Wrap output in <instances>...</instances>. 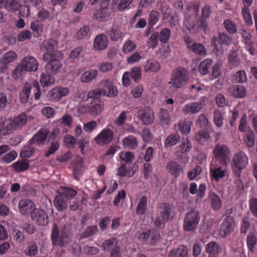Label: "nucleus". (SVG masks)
<instances>
[{
  "instance_id": "1",
  "label": "nucleus",
  "mask_w": 257,
  "mask_h": 257,
  "mask_svg": "<svg viewBox=\"0 0 257 257\" xmlns=\"http://www.w3.org/2000/svg\"><path fill=\"white\" fill-rule=\"evenodd\" d=\"M57 42L54 39L45 40L41 46V49L46 51L43 56L44 61L47 62L46 70L53 74L59 73L62 66L61 60L63 59V55L57 50Z\"/></svg>"
},
{
  "instance_id": "2",
  "label": "nucleus",
  "mask_w": 257,
  "mask_h": 257,
  "mask_svg": "<svg viewBox=\"0 0 257 257\" xmlns=\"http://www.w3.org/2000/svg\"><path fill=\"white\" fill-rule=\"evenodd\" d=\"M198 12L199 6L196 4L191 3L187 6L185 12L183 26L191 33H195L200 28L205 32L208 30L207 22L198 19Z\"/></svg>"
},
{
  "instance_id": "3",
  "label": "nucleus",
  "mask_w": 257,
  "mask_h": 257,
  "mask_svg": "<svg viewBox=\"0 0 257 257\" xmlns=\"http://www.w3.org/2000/svg\"><path fill=\"white\" fill-rule=\"evenodd\" d=\"M119 155L121 165L117 169L116 175L121 177L133 176L137 170L136 167L133 165L127 168L126 165L131 164L134 161L135 159L134 153L131 152H121Z\"/></svg>"
},
{
  "instance_id": "4",
  "label": "nucleus",
  "mask_w": 257,
  "mask_h": 257,
  "mask_svg": "<svg viewBox=\"0 0 257 257\" xmlns=\"http://www.w3.org/2000/svg\"><path fill=\"white\" fill-rule=\"evenodd\" d=\"M27 121V116L24 113L20 114L14 118L6 119L2 117L0 119V133L6 135L25 125Z\"/></svg>"
},
{
  "instance_id": "5",
  "label": "nucleus",
  "mask_w": 257,
  "mask_h": 257,
  "mask_svg": "<svg viewBox=\"0 0 257 257\" xmlns=\"http://www.w3.org/2000/svg\"><path fill=\"white\" fill-rule=\"evenodd\" d=\"M248 163V158L243 152L240 151L235 153L231 164L232 172L234 176L239 178L241 171L246 168Z\"/></svg>"
},
{
  "instance_id": "6",
  "label": "nucleus",
  "mask_w": 257,
  "mask_h": 257,
  "mask_svg": "<svg viewBox=\"0 0 257 257\" xmlns=\"http://www.w3.org/2000/svg\"><path fill=\"white\" fill-rule=\"evenodd\" d=\"M188 79L187 70L184 68H179L174 71L169 84L173 89L180 88L187 83Z\"/></svg>"
},
{
  "instance_id": "7",
  "label": "nucleus",
  "mask_w": 257,
  "mask_h": 257,
  "mask_svg": "<svg viewBox=\"0 0 257 257\" xmlns=\"http://www.w3.org/2000/svg\"><path fill=\"white\" fill-rule=\"evenodd\" d=\"M172 212L171 206L166 203H161L159 207V213L154 220V226L157 229H163L165 223L169 219Z\"/></svg>"
},
{
  "instance_id": "8",
  "label": "nucleus",
  "mask_w": 257,
  "mask_h": 257,
  "mask_svg": "<svg viewBox=\"0 0 257 257\" xmlns=\"http://www.w3.org/2000/svg\"><path fill=\"white\" fill-rule=\"evenodd\" d=\"M51 239L54 245L61 247L68 244L70 240V234L66 227H63L59 231L57 226L54 225L51 233Z\"/></svg>"
},
{
  "instance_id": "9",
  "label": "nucleus",
  "mask_w": 257,
  "mask_h": 257,
  "mask_svg": "<svg viewBox=\"0 0 257 257\" xmlns=\"http://www.w3.org/2000/svg\"><path fill=\"white\" fill-rule=\"evenodd\" d=\"M232 39L227 34L219 33L218 36H214L211 43L214 46V52L216 55L221 56L223 53L222 45H228L231 43Z\"/></svg>"
},
{
  "instance_id": "10",
  "label": "nucleus",
  "mask_w": 257,
  "mask_h": 257,
  "mask_svg": "<svg viewBox=\"0 0 257 257\" xmlns=\"http://www.w3.org/2000/svg\"><path fill=\"white\" fill-rule=\"evenodd\" d=\"M200 220V213L196 210H191L185 216L183 229L186 231H191L195 229Z\"/></svg>"
},
{
  "instance_id": "11",
  "label": "nucleus",
  "mask_w": 257,
  "mask_h": 257,
  "mask_svg": "<svg viewBox=\"0 0 257 257\" xmlns=\"http://www.w3.org/2000/svg\"><path fill=\"white\" fill-rule=\"evenodd\" d=\"M207 99L206 96H202L199 101L186 103L182 109V112L185 115L195 114L200 112L204 105V102Z\"/></svg>"
},
{
  "instance_id": "12",
  "label": "nucleus",
  "mask_w": 257,
  "mask_h": 257,
  "mask_svg": "<svg viewBox=\"0 0 257 257\" xmlns=\"http://www.w3.org/2000/svg\"><path fill=\"white\" fill-rule=\"evenodd\" d=\"M115 81L112 79L101 80L99 83L100 89L103 96L112 97L118 94V90L115 85Z\"/></svg>"
},
{
  "instance_id": "13",
  "label": "nucleus",
  "mask_w": 257,
  "mask_h": 257,
  "mask_svg": "<svg viewBox=\"0 0 257 257\" xmlns=\"http://www.w3.org/2000/svg\"><path fill=\"white\" fill-rule=\"evenodd\" d=\"M234 219L231 215L227 216L220 225L219 233L221 238H225L233 231Z\"/></svg>"
},
{
  "instance_id": "14",
  "label": "nucleus",
  "mask_w": 257,
  "mask_h": 257,
  "mask_svg": "<svg viewBox=\"0 0 257 257\" xmlns=\"http://www.w3.org/2000/svg\"><path fill=\"white\" fill-rule=\"evenodd\" d=\"M32 220L39 225H46L49 222L48 215L46 212L41 208H35L31 213Z\"/></svg>"
},
{
  "instance_id": "15",
  "label": "nucleus",
  "mask_w": 257,
  "mask_h": 257,
  "mask_svg": "<svg viewBox=\"0 0 257 257\" xmlns=\"http://www.w3.org/2000/svg\"><path fill=\"white\" fill-rule=\"evenodd\" d=\"M213 152L215 158L223 164L226 163L230 155L227 146H215Z\"/></svg>"
},
{
  "instance_id": "16",
  "label": "nucleus",
  "mask_w": 257,
  "mask_h": 257,
  "mask_svg": "<svg viewBox=\"0 0 257 257\" xmlns=\"http://www.w3.org/2000/svg\"><path fill=\"white\" fill-rule=\"evenodd\" d=\"M184 39L187 44V48L190 51L200 56L206 55V50L203 44L194 42L189 37H185Z\"/></svg>"
},
{
  "instance_id": "17",
  "label": "nucleus",
  "mask_w": 257,
  "mask_h": 257,
  "mask_svg": "<svg viewBox=\"0 0 257 257\" xmlns=\"http://www.w3.org/2000/svg\"><path fill=\"white\" fill-rule=\"evenodd\" d=\"M20 63L26 71L36 72L38 70L39 63L37 60L33 56L24 57Z\"/></svg>"
},
{
  "instance_id": "18",
  "label": "nucleus",
  "mask_w": 257,
  "mask_h": 257,
  "mask_svg": "<svg viewBox=\"0 0 257 257\" xmlns=\"http://www.w3.org/2000/svg\"><path fill=\"white\" fill-rule=\"evenodd\" d=\"M69 92L67 87L58 86L51 89L48 92V95L51 100L58 101L62 97L67 96Z\"/></svg>"
},
{
  "instance_id": "19",
  "label": "nucleus",
  "mask_w": 257,
  "mask_h": 257,
  "mask_svg": "<svg viewBox=\"0 0 257 257\" xmlns=\"http://www.w3.org/2000/svg\"><path fill=\"white\" fill-rule=\"evenodd\" d=\"M138 117L145 124H150L154 120V114L152 109L149 107H146L140 109L138 112Z\"/></svg>"
},
{
  "instance_id": "20",
  "label": "nucleus",
  "mask_w": 257,
  "mask_h": 257,
  "mask_svg": "<svg viewBox=\"0 0 257 257\" xmlns=\"http://www.w3.org/2000/svg\"><path fill=\"white\" fill-rule=\"evenodd\" d=\"M108 39L105 35L99 34L94 39L93 49L96 51H102L108 47Z\"/></svg>"
},
{
  "instance_id": "21",
  "label": "nucleus",
  "mask_w": 257,
  "mask_h": 257,
  "mask_svg": "<svg viewBox=\"0 0 257 257\" xmlns=\"http://www.w3.org/2000/svg\"><path fill=\"white\" fill-rule=\"evenodd\" d=\"M18 208L20 212L23 215L28 214H31V213L36 208L34 203L28 199H24L21 200L18 204Z\"/></svg>"
},
{
  "instance_id": "22",
  "label": "nucleus",
  "mask_w": 257,
  "mask_h": 257,
  "mask_svg": "<svg viewBox=\"0 0 257 257\" xmlns=\"http://www.w3.org/2000/svg\"><path fill=\"white\" fill-rule=\"evenodd\" d=\"M112 138L113 132L110 129H104L95 138V141L97 144H108L110 143Z\"/></svg>"
},
{
  "instance_id": "23",
  "label": "nucleus",
  "mask_w": 257,
  "mask_h": 257,
  "mask_svg": "<svg viewBox=\"0 0 257 257\" xmlns=\"http://www.w3.org/2000/svg\"><path fill=\"white\" fill-rule=\"evenodd\" d=\"M205 250L208 255H217L222 252V247L220 243L211 241L205 245Z\"/></svg>"
},
{
  "instance_id": "24",
  "label": "nucleus",
  "mask_w": 257,
  "mask_h": 257,
  "mask_svg": "<svg viewBox=\"0 0 257 257\" xmlns=\"http://www.w3.org/2000/svg\"><path fill=\"white\" fill-rule=\"evenodd\" d=\"M144 70L147 73H157L160 69V63L156 60L149 59L146 60L143 65Z\"/></svg>"
},
{
  "instance_id": "25",
  "label": "nucleus",
  "mask_w": 257,
  "mask_h": 257,
  "mask_svg": "<svg viewBox=\"0 0 257 257\" xmlns=\"http://www.w3.org/2000/svg\"><path fill=\"white\" fill-rule=\"evenodd\" d=\"M110 15V11L108 9L100 8L94 13L93 18L98 22H104L109 20Z\"/></svg>"
},
{
  "instance_id": "26",
  "label": "nucleus",
  "mask_w": 257,
  "mask_h": 257,
  "mask_svg": "<svg viewBox=\"0 0 257 257\" xmlns=\"http://www.w3.org/2000/svg\"><path fill=\"white\" fill-rule=\"evenodd\" d=\"M166 170L175 178L179 177L183 172L182 166L175 161H170L166 166Z\"/></svg>"
},
{
  "instance_id": "27",
  "label": "nucleus",
  "mask_w": 257,
  "mask_h": 257,
  "mask_svg": "<svg viewBox=\"0 0 257 257\" xmlns=\"http://www.w3.org/2000/svg\"><path fill=\"white\" fill-rule=\"evenodd\" d=\"M192 122L185 119L181 120L175 124L177 131L183 134H188L190 132Z\"/></svg>"
},
{
  "instance_id": "28",
  "label": "nucleus",
  "mask_w": 257,
  "mask_h": 257,
  "mask_svg": "<svg viewBox=\"0 0 257 257\" xmlns=\"http://www.w3.org/2000/svg\"><path fill=\"white\" fill-rule=\"evenodd\" d=\"M67 199L65 196L61 193L58 194L54 198V205L56 209L59 211H62L65 209L67 206Z\"/></svg>"
},
{
  "instance_id": "29",
  "label": "nucleus",
  "mask_w": 257,
  "mask_h": 257,
  "mask_svg": "<svg viewBox=\"0 0 257 257\" xmlns=\"http://www.w3.org/2000/svg\"><path fill=\"white\" fill-rule=\"evenodd\" d=\"M246 244L248 249V254L252 253L257 244V235L256 233L250 231L246 237Z\"/></svg>"
},
{
  "instance_id": "30",
  "label": "nucleus",
  "mask_w": 257,
  "mask_h": 257,
  "mask_svg": "<svg viewBox=\"0 0 257 257\" xmlns=\"http://www.w3.org/2000/svg\"><path fill=\"white\" fill-rule=\"evenodd\" d=\"M148 197L143 196L140 198L138 204L136 207V213L138 216L144 215L147 211Z\"/></svg>"
},
{
  "instance_id": "31",
  "label": "nucleus",
  "mask_w": 257,
  "mask_h": 257,
  "mask_svg": "<svg viewBox=\"0 0 257 257\" xmlns=\"http://www.w3.org/2000/svg\"><path fill=\"white\" fill-rule=\"evenodd\" d=\"M47 131H40L29 141L30 145H41L43 144L48 136Z\"/></svg>"
},
{
  "instance_id": "32",
  "label": "nucleus",
  "mask_w": 257,
  "mask_h": 257,
  "mask_svg": "<svg viewBox=\"0 0 257 257\" xmlns=\"http://www.w3.org/2000/svg\"><path fill=\"white\" fill-rule=\"evenodd\" d=\"M50 74V73L46 71V72L42 73L41 75L40 82L43 87H48L54 84L55 79L54 77Z\"/></svg>"
},
{
  "instance_id": "33",
  "label": "nucleus",
  "mask_w": 257,
  "mask_h": 257,
  "mask_svg": "<svg viewBox=\"0 0 257 257\" xmlns=\"http://www.w3.org/2000/svg\"><path fill=\"white\" fill-rule=\"evenodd\" d=\"M98 74V71L95 69L86 71L81 76V81L83 83L90 82L96 78Z\"/></svg>"
},
{
  "instance_id": "34",
  "label": "nucleus",
  "mask_w": 257,
  "mask_h": 257,
  "mask_svg": "<svg viewBox=\"0 0 257 257\" xmlns=\"http://www.w3.org/2000/svg\"><path fill=\"white\" fill-rule=\"evenodd\" d=\"M90 113L92 116L99 114L103 109V104L98 100H93L89 105Z\"/></svg>"
},
{
  "instance_id": "35",
  "label": "nucleus",
  "mask_w": 257,
  "mask_h": 257,
  "mask_svg": "<svg viewBox=\"0 0 257 257\" xmlns=\"http://www.w3.org/2000/svg\"><path fill=\"white\" fill-rule=\"evenodd\" d=\"M168 257H188V249L185 245H180L178 248L171 250Z\"/></svg>"
},
{
  "instance_id": "36",
  "label": "nucleus",
  "mask_w": 257,
  "mask_h": 257,
  "mask_svg": "<svg viewBox=\"0 0 257 257\" xmlns=\"http://www.w3.org/2000/svg\"><path fill=\"white\" fill-rule=\"evenodd\" d=\"M31 89L32 85L28 82H25L20 94V99L22 103H26L28 102Z\"/></svg>"
},
{
  "instance_id": "37",
  "label": "nucleus",
  "mask_w": 257,
  "mask_h": 257,
  "mask_svg": "<svg viewBox=\"0 0 257 257\" xmlns=\"http://www.w3.org/2000/svg\"><path fill=\"white\" fill-rule=\"evenodd\" d=\"M12 166L14 171L17 172H24L30 167L29 161L27 160H21L13 163Z\"/></svg>"
},
{
  "instance_id": "38",
  "label": "nucleus",
  "mask_w": 257,
  "mask_h": 257,
  "mask_svg": "<svg viewBox=\"0 0 257 257\" xmlns=\"http://www.w3.org/2000/svg\"><path fill=\"white\" fill-rule=\"evenodd\" d=\"M17 58V55L16 53L13 51H9L2 56L0 59V63L5 67L16 60Z\"/></svg>"
},
{
  "instance_id": "39",
  "label": "nucleus",
  "mask_w": 257,
  "mask_h": 257,
  "mask_svg": "<svg viewBox=\"0 0 257 257\" xmlns=\"http://www.w3.org/2000/svg\"><path fill=\"white\" fill-rule=\"evenodd\" d=\"M134 0H112V5L116 6L119 12H123L128 9Z\"/></svg>"
},
{
  "instance_id": "40",
  "label": "nucleus",
  "mask_w": 257,
  "mask_h": 257,
  "mask_svg": "<svg viewBox=\"0 0 257 257\" xmlns=\"http://www.w3.org/2000/svg\"><path fill=\"white\" fill-rule=\"evenodd\" d=\"M118 241L116 238L112 237L103 241L101 247L104 251H111L114 246L118 245Z\"/></svg>"
},
{
  "instance_id": "41",
  "label": "nucleus",
  "mask_w": 257,
  "mask_h": 257,
  "mask_svg": "<svg viewBox=\"0 0 257 257\" xmlns=\"http://www.w3.org/2000/svg\"><path fill=\"white\" fill-rule=\"evenodd\" d=\"M171 11V10L170 9H167L166 11L163 10V19L167 20L171 25H176L179 23V18L177 15H173Z\"/></svg>"
},
{
  "instance_id": "42",
  "label": "nucleus",
  "mask_w": 257,
  "mask_h": 257,
  "mask_svg": "<svg viewBox=\"0 0 257 257\" xmlns=\"http://www.w3.org/2000/svg\"><path fill=\"white\" fill-rule=\"evenodd\" d=\"M38 252L37 244L34 241H31L27 243V246L25 250V254L30 257L36 256Z\"/></svg>"
},
{
  "instance_id": "43",
  "label": "nucleus",
  "mask_w": 257,
  "mask_h": 257,
  "mask_svg": "<svg viewBox=\"0 0 257 257\" xmlns=\"http://www.w3.org/2000/svg\"><path fill=\"white\" fill-rule=\"evenodd\" d=\"M159 120L162 125H169L171 122V117L168 110L161 108L159 111Z\"/></svg>"
},
{
  "instance_id": "44",
  "label": "nucleus",
  "mask_w": 257,
  "mask_h": 257,
  "mask_svg": "<svg viewBox=\"0 0 257 257\" xmlns=\"http://www.w3.org/2000/svg\"><path fill=\"white\" fill-rule=\"evenodd\" d=\"M20 7V0H7L5 4L6 9L10 12L18 11Z\"/></svg>"
},
{
  "instance_id": "45",
  "label": "nucleus",
  "mask_w": 257,
  "mask_h": 257,
  "mask_svg": "<svg viewBox=\"0 0 257 257\" xmlns=\"http://www.w3.org/2000/svg\"><path fill=\"white\" fill-rule=\"evenodd\" d=\"M98 228L97 225L87 226L80 235V238H88L95 235L98 231Z\"/></svg>"
},
{
  "instance_id": "46",
  "label": "nucleus",
  "mask_w": 257,
  "mask_h": 257,
  "mask_svg": "<svg viewBox=\"0 0 257 257\" xmlns=\"http://www.w3.org/2000/svg\"><path fill=\"white\" fill-rule=\"evenodd\" d=\"M210 173L211 178L216 181H219L220 179L223 178L225 175V170H222L221 167L211 169Z\"/></svg>"
},
{
  "instance_id": "47",
  "label": "nucleus",
  "mask_w": 257,
  "mask_h": 257,
  "mask_svg": "<svg viewBox=\"0 0 257 257\" xmlns=\"http://www.w3.org/2000/svg\"><path fill=\"white\" fill-rule=\"evenodd\" d=\"M230 91L235 97L242 98L246 95V90L242 86H234L230 88Z\"/></svg>"
},
{
  "instance_id": "48",
  "label": "nucleus",
  "mask_w": 257,
  "mask_h": 257,
  "mask_svg": "<svg viewBox=\"0 0 257 257\" xmlns=\"http://www.w3.org/2000/svg\"><path fill=\"white\" fill-rule=\"evenodd\" d=\"M211 206L215 211H217L220 209L222 206V202L220 198L214 193L211 194L210 196Z\"/></svg>"
},
{
  "instance_id": "49",
  "label": "nucleus",
  "mask_w": 257,
  "mask_h": 257,
  "mask_svg": "<svg viewBox=\"0 0 257 257\" xmlns=\"http://www.w3.org/2000/svg\"><path fill=\"white\" fill-rule=\"evenodd\" d=\"M212 60L207 59L201 62L199 66V70L202 75H206L209 72V68L212 65Z\"/></svg>"
},
{
  "instance_id": "50",
  "label": "nucleus",
  "mask_w": 257,
  "mask_h": 257,
  "mask_svg": "<svg viewBox=\"0 0 257 257\" xmlns=\"http://www.w3.org/2000/svg\"><path fill=\"white\" fill-rule=\"evenodd\" d=\"M223 26L225 30L230 34H233L237 32L236 24L229 19L224 21Z\"/></svg>"
},
{
  "instance_id": "51",
  "label": "nucleus",
  "mask_w": 257,
  "mask_h": 257,
  "mask_svg": "<svg viewBox=\"0 0 257 257\" xmlns=\"http://www.w3.org/2000/svg\"><path fill=\"white\" fill-rule=\"evenodd\" d=\"M246 117V115L244 113L242 115L240 119L238 129L240 132L247 133L252 131L250 126L247 125Z\"/></svg>"
},
{
  "instance_id": "52",
  "label": "nucleus",
  "mask_w": 257,
  "mask_h": 257,
  "mask_svg": "<svg viewBox=\"0 0 257 257\" xmlns=\"http://www.w3.org/2000/svg\"><path fill=\"white\" fill-rule=\"evenodd\" d=\"M137 48L136 43L131 40H127L125 41L123 45L122 52L124 53H129Z\"/></svg>"
},
{
  "instance_id": "53",
  "label": "nucleus",
  "mask_w": 257,
  "mask_h": 257,
  "mask_svg": "<svg viewBox=\"0 0 257 257\" xmlns=\"http://www.w3.org/2000/svg\"><path fill=\"white\" fill-rule=\"evenodd\" d=\"M108 35L111 40L113 41H117L123 37L121 31L117 28H112Z\"/></svg>"
},
{
  "instance_id": "54",
  "label": "nucleus",
  "mask_w": 257,
  "mask_h": 257,
  "mask_svg": "<svg viewBox=\"0 0 257 257\" xmlns=\"http://www.w3.org/2000/svg\"><path fill=\"white\" fill-rule=\"evenodd\" d=\"M171 33V32L170 29L167 28L163 29L158 36L160 42L163 43H167L170 39Z\"/></svg>"
},
{
  "instance_id": "55",
  "label": "nucleus",
  "mask_w": 257,
  "mask_h": 257,
  "mask_svg": "<svg viewBox=\"0 0 257 257\" xmlns=\"http://www.w3.org/2000/svg\"><path fill=\"white\" fill-rule=\"evenodd\" d=\"M31 29L33 31L35 35L39 37L43 32V25L38 21H35L31 23Z\"/></svg>"
},
{
  "instance_id": "56",
  "label": "nucleus",
  "mask_w": 257,
  "mask_h": 257,
  "mask_svg": "<svg viewBox=\"0 0 257 257\" xmlns=\"http://www.w3.org/2000/svg\"><path fill=\"white\" fill-rule=\"evenodd\" d=\"M25 72L26 71L22 65L19 63L12 72V77L14 79L18 80L24 75Z\"/></svg>"
},
{
  "instance_id": "57",
  "label": "nucleus",
  "mask_w": 257,
  "mask_h": 257,
  "mask_svg": "<svg viewBox=\"0 0 257 257\" xmlns=\"http://www.w3.org/2000/svg\"><path fill=\"white\" fill-rule=\"evenodd\" d=\"M61 194L65 196V198L67 200H70L77 195V192L75 190L70 187H65L63 188V192Z\"/></svg>"
},
{
  "instance_id": "58",
  "label": "nucleus",
  "mask_w": 257,
  "mask_h": 257,
  "mask_svg": "<svg viewBox=\"0 0 257 257\" xmlns=\"http://www.w3.org/2000/svg\"><path fill=\"white\" fill-rule=\"evenodd\" d=\"M242 15L245 23L249 26H252L253 22L248 7H243L242 9Z\"/></svg>"
},
{
  "instance_id": "59",
  "label": "nucleus",
  "mask_w": 257,
  "mask_h": 257,
  "mask_svg": "<svg viewBox=\"0 0 257 257\" xmlns=\"http://www.w3.org/2000/svg\"><path fill=\"white\" fill-rule=\"evenodd\" d=\"M130 73H131V77L134 79V80L136 82L138 83L140 81L142 74V71L140 67L136 66L133 67Z\"/></svg>"
},
{
  "instance_id": "60",
  "label": "nucleus",
  "mask_w": 257,
  "mask_h": 257,
  "mask_svg": "<svg viewBox=\"0 0 257 257\" xmlns=\"http://www.w3.org/2000/svg\"><path fill=\"white\" fill-rule=\"evenodd\" d=\"M34 153V149L31 147V146H24L20 156L22 158H29L33 155Z\"/></svg>"
},
{
  "instance_id": "61",
  "label": "nucleus",
  "mask_w": 257,
  "mask_h": 257,
  "mask_svg": "<svg viewBox=\"0 0 257 257\" xmlns=\"http://www.w3.org/2000/svg\"><path fill=\"white\" fill-rule=\"evenodd\" d=\"M74 162V174L75 175H76L81 171L83 167V161L81 157L77 156L75 158Z\"/></svg>"
},
{
  "instance_id": "62",
  "label": "nucleus",
  "mask_w": 257,
  "mask_h": 257,
  "mask_svg": "<svg viewBox=\"0 0 257 257\" xmlns=\"http://www.w3.org/2000/svg\"><path fill=\"white\" fill-rule=\"evenodd\" d=\"M90 32V29L88 26H83L76 33L75 37L77 40H82L87 37Z\"/></svg>"
},
{
  "instance_id": "63",
  "label": "nucleus",
  "mask_w": 257,
  "mask_h": 257,
  "mask_svg": "<svg viewBox=\"0 0 257 257\" xmlns=\"http://www.w3.org/2000/svg\"><path fill=\"white\" fill-rule=\"evenodd\" d=\"M180 136L178 134H172L169 135L166 139L165 145H176L180 141Z\"/></svg>"
},
{
  "instance_id": "64",
  "label": "nucleus",
  "mask_w": 257,
  "mask_h": 257,
  "mask_svg": "<svg viewBox=\"0 0 257 257\" xmlns=\"http://www.w3.org/2000/svg\"><path fill=\"white\" fill-rule=\"evenodd\" d=\"M17 156L18 153L15 151H12L2 157L1 162L9 164L14 161Z\"/></svg>"
}]
</instances>
